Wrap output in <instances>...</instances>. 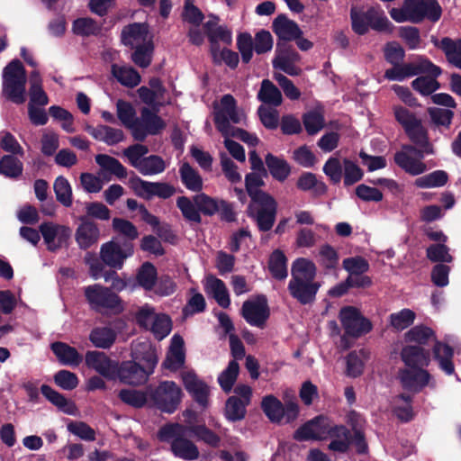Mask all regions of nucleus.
Masks as SVG:
<instances>
[{
    "instance_id": "obj_1",
    "label": "nucleus",
    "mask_w": 461,
    "mask_h": 461,
    "mask_svg": "<svg viewBox=\"0 0 461 461\" xmlns=\"http://www.w3.org/2000/svg\"><path fill=\"white\" fill-rule=\"evenodd\" d=\"M410 144H403L402 149L393 156L394 163L405 173L411 176H419L427 171V165L422 159L427 155L435 153L434 146L430 142L429 131L422 124V121L404 131Z\"/></svg>"
},
{
    "instance_id": "obj_2",
    "label": "nucleus",
    "mask_w": 461,
    "mask_h": 461,
    "mask_svg": "<svg viewBox=\"0 0 461 461\" xmlns=\"http://www.w3.org/2000/svg\"><path fill=\"white\" fill-rule=\"evenodd\" d=\"M317 268L315 264L305 258H298L291 267V279L287 289L290 295L303 305L312 304L321 283L315 281Z\"/></svg>"
},
{
    "instance_id": "obj_3",
    "label": "nucleus",
    "mask_w": 461,
    "mask_h": 461,
    "mask_svg": "<svg viewBox=\"0 0 461 461\" xmlns=\"http://www.w3.org/2000/svg\"><path fill=\"white\" fill-rule=\"evenodd\" d=\"M158 362L156 348L149 346L144 351L136 354L133 360L118 362L115 379L132 386L144 384L154 373Z\"/></svg>"
},
{
    "instance_id": "obj_4",
    "label": "nucleus",
    "mask_w": 461,
    "mask_h": 461,
    "mask_svg": "<svg viewBox=\"0 0 461 461\" xmlns=\"http://www.w3.org/2000/svg\"><path fill=\"white\" fill-rule=\"evenodd\" d=\"M405 340L407 342H414L416 346L429 345L433 340L432 355L435 361L438 362V367L446 375H451L455 373V365L453 362L454 348L442 341L437 340L434 330L424 325H417L410 329L405 333Z\"/></svg>"
},
{
    "instance_id": "obj_5",
    "label": "nucleus",
    "mask_w": 461,
    "mask_h": 461,
    "mask_svg": "<svg viewBox=\"0 0 461 461\" xmlns=\"http://www.w3.org/2000/svg\"><path fill=\"white\" fill-rule=\"evenodd\" d=\"M350 22L352 31L359 36L366 35L370 29L378 32H391L392 23L379 6L352 5L350 7Z\"/></svg>"
},
{
    "instance_id": "obj_6",
    "label": "nucleus",
    "mask_w": 461,
    "mask_h": 461,
    "mask_svg": "<svg viewBox=\"0 0 461 461\" xmlns=\"http://www.w3.org/2000/svg\"><path fill=\"white\" fill-rule=\"evenodd\" d=\"M84 295L90 309L103 315H118L124 311L121 297L110 287L94 284L84 287Z\"/></svg>"
},
{
    "instance_id": "obj_7",
    "label": "nucleus",
    "mask_w": 461,
    "mask_h": 461,
    "mask_svg": "<svg viewBox=\"0 0 461 461\" xmlns=\"http://www.w3.org/2000/svg\"><path fill=\"white\" fill-rule=\"evenodd\" d=\"M219 202L205 193H199L191 198L179 196L176 199V207L180 210L184 219L189 222L200 224L202 216H213L219 211Z\"/></svg>"
},
{
    "instance_id": "obj_8",
    "label": "nucleus",
    "mask_w": 461,
    "mask_h": 461,
    "mask_svg": "<svg viewBox=\"0 0 461 461\" xmlns=\"http://www.w3.org/2000/svg\"><path fill=\"white\" fill-rule=\"evenodd\" d=\"M187 432V426L168 424L159 429L158 437L162 441L172 439L170 449L175 456L185 461L196 460L200 455L199 449L193 441L185 438Z\"/></svg>"
},
{
    "instance_id": "obj_9",
    "label": "nucleus",
    "mask_w": 461,
    "mask_h": 461,
    "mask_svg": "<svg viewBox=\"0 0 461 461\" xmlns=\"http://www.w3.org/2000/svg\"><path fill=\"white\" fill-rule=\"evenodd\" d=\"M317 440L332 438L328 445V449L333 452L345 454L349 450L350 430L345 425L334 424L329 418L319 415L312 419Z\"/></svg>"
},
{
    "instance_id": "obj_10",
    "label": "nucleus",
    "mask_w": 461,
    "mask_h": 461,
    "mask_svg": "<svg viewBox=\"0 0 461 461\" xmlns=\"http://www.w3.org/2000/svg\"><path fill=\"white\" fill-rule=\"evenodd\" d=\"M26 70L23 63L15 59L4 68L3 95L16 104L25 102Z\"/></svg>"
},
{
    "instance_id": "obj_11",
    "label": "nucleus",
    "mask_w": 461,
    "mask_h": 461,
    "mask_svg": "<svg viewBox=\"0 0 461 461\" xmlns=\"http://www.w3.org/2000/svg\"><path fill=\"white\" fill-rule=\"evenodd\" d=\"M149 396L153 405L163 412L173 413L181 402L182 391L173 381H162L149 385Z\"/></svg>"
},
{
    "instance_id": "obj_12",
    "label": "nucleus",
    "mask_w": 461,
    "mask_h": 461,
    "mask_svg": "<svg viewBox=\"0 0 461 461\" xmlns=\"http://www.w3.org/2000/svg\"><path fill=\"white\" fill-rule=\"evenodd\" d=\"M134 254V245L130 241L122 243L114 239L102 244L100 258L113 269H122L125 260Z\"/></svg>"
},
{
    "instance_id": "obj_13",
    "label": "nucleus",
    "mask_w": 461,
    "mask_h": 461,
    "mask_svg": "<svg viewBox=\"0 0 461 461\" xmlns=\"http://www.w3.org/2000/svg\"><path fill=\"white\" fill-rule=\"evenodd\" d=\"M277 203L271 195L262 199V202L250 203L248 206V215L256 221L259 231L270 230L276 221Z\"/></svg>"
},
{
    "instance_id": "obj_14",
    "label": "nucleus",
    "mask_w": 461,
    "mask_h": 461,
    "mask_svg": "<svg viewBox=\"0 0 461 461\" xmlns=\"http://www.w3.org/2000/svg\"><path fill=\"white\" fill-rule=\"evenodd\" d=\"M339 320L346 335L359 338L371 331L372 322L354 306H344L339 311Z\"/></svg>"
},
{
    "instance_id": "obj_15",
    "label": "nucleus",
    "mask_w": 461,
    "mask_h": 461,
    "mask_svg": "<svg viewBox=\"0 0 461 461\" xmlns=\"http://www.w3.org/2000/svg\"><path fill=\"white\" fill-rule=\"evenodd\" d=\"M409 22L420 23L424 19L438 22L442 15V8L438 0H404Z\"/></svg>"
},
{
    "instance_id": "obj_16",
    "label": "nucleus",
    "mask_w": 461,
    "mask_h": 461,
    "mask_svg": "<svg viewBox=\"0 0 461 461\" xmlns=\"http://www.w3.org/2000/svg\"><path fill=\"white\" fill-rule=\"evenodd\" d=\"M241 316L251 326L263 329L270 316V309L266 295H258L256 300H247L241 307Z\"/></svg>"
},
{
    "instance_id": "obj_17",
    "label": "nucleus",
    "mask_w": 461,
    "mask_h": 461,
    "mask_svg": "<svg viewBox=\"0 0 461 461\" xmlns=\"http://www.w3.org/2000/svg\"><path fill=\"white\" fill-rule=\"evenodd\" d=\"M398 379L403 390L419 393L431 379V375L425 368L406 367L398 372Z\"/></svg>"
},
{
    "instance_id": "obj_18",
    "label": "nucleus",
    "mask_w": 461,
    "mask_h": 461,
    "mask_svg": "<svg viewBox=\"0 0 461 461\" xmlns=\"http://www.w3.org/2000/svg\"><path fill=\"white\" fill-rule=\"evenodd\" d=\"M80 223L76 229L75 240L78 248L82 250L97 245L101 232L98 224L87 216L78 218Z\"/></svg>"
},
{
    "instance_id": "obj_19",
    "label": "nucleus",
    "mask_w": 461,
    "mask_h": 461,
    "mask_svg": "<svg viewBox=\"0 0 461 461\" xmlns=\"http://www.w3.org/2000/svg\"><path fill=\"white\" fill-rule=\"evenodd\" d=\"M86 365L109 380H115V371L118 362L112 360L104 352L87 351Z\"/></svg>"
},
{
    "instance_id": "obj_20",
    "label": "nucleus",
    "mask_w": 461,
    "mask_h": 461,
    "mask_svg": "<svg viewBox=\"0 0 461 461\" xmlns=\"http://www.w3.org/2000/svg\"><path fill=\"white\" fill-rule=\"evenodd\" d=\"M183 383L193 400L202 409L207 408L209 405V386L192 373H187L183 376Z\"/></svg>"
},
{
    "instance_id": "obj_21",
    "label": "nucleus",
    "mask_w": 461,
    "mask_h": 461,
    "mask_svg": "<svg viewBox=\"0 0 461 461\" xmlns=\"http://www.w3.org/2000/svg\"><path fill=\"white\" fill-rule=\"evenodd\" d=\"M272 31L277 36V41L289 42L303 35V31L293 20L285 14H278L272 23Z\"/></svg>"
},
{
    "instance_id": "obj_22",
    "label": "nucleus",
    "mask_w": 461,
    "mask_h": 461,
    "mask_svg": "<svg viewBox=\"0 0 461 461\" xmlns=\"http://www.w3.org/2000/svg\"><path fill=\"white\" fill-rule=\"evenodd\" d=\"M402 361L407 367L425 368L430 364V351L424 347L406 345L400 353Z\"/></svg>"
},
{
    "instance_id": "obj_23",
    "label": "nucleus",
    "mask_w": 461,
    "mask_h": 461,
    "mask_svg": "<svg viewBox=\"0 0 461 461\" xmlns=\"http://www.w3.org/2000/svg\"><path fill=\"white\" fill-rule=\"evenodd\" d=\"M149 25L146 23H132L124 26L121 32L122 44L133 49L138 44L148 42Z\"/></svg>"
},
{
    "instance_id": "obj_24",
    "label": "nucleus",
    "mask_w": 461,
    "mask_h": 461,
    "mask_svg": "<svg viewBox=\"0 0 461 461\" xmlns=\"http://www.w3.org/2000/svg\"><path fill=\"white\" fill-rule=\"evenodd\" d=\"M442 74L440 67L431 69L423 76H420L411 81L412 89L423 96L432 95V94L441 87L438 77Z\"/></svg>"
},
{
    "instance_id": "obj_25",
    "label": "nucleus",
    "mask_w": 461,
    "mask_h": 461,
    "mask_svg": "<svg viewBox=\"0 0 461 461\" xmlns=\"http://www.w3.org/2000/svg\"><path fill=\"white\" fill-rule=\"evenodd\" d=\"M295 186L299 191L311 193L314 198L323 196L328 192V185L322 180L318 179L316 174L310 171L301 173Z\"/></svg>"
},
{
    "instance_id": "obj_26",
    "label": "nucleus",
    "mask_w": 461,
    "mask_h": 461,
    "mask_svg": "<svg viewBox=\"0 0 461 461\" xmlns=\"http://www.w3.org/2000/svg\"><path fill=\"white\" fill-rule=\"evenodd\" d=\"M50 348L59 363L64 366H77L82 362L83 357L77 348L65 342H53Z\"/></svg>"
},
{
    "instance_id": "obj_27",
    "label": "nucleus",
    "mask_w": 461,
    "mask_h": 461,
    "mask_svg": "<svg viewBox=\"0 0 461 461\" xmlns=\"http://www.w3.org/2000/svg\"><path fill=\"white\" fill-rule=\"evenodd\" d=\"M265 164L271 176L280 182H285L291 174V166L283 158L277 157L272 153L265 156Z\"/></svg>"
},
{
    "instance_id": "obj_28",
    "label": "nucleus",
    "mask_w": 461,
    "mask_h": 461,
    "mask_svg": "<svg viewBox=\"0 0 461 461\" xmlns=\"http://www.w3.org/2000/svg\"><path fill=\"white\" fill-rule=\"evenodd\" d=\"M204 290L207 294H212L218 304L226 309L230 304V295L224 282L212 275L206 277Z\"/></svg>"
},
{
    "instance_id": "obj_29",
    "label": "nucleus",
    "mask_w": 461,
    "mask_h": 461,
    "mask_svg": "<svg viewBox=\"0 0 461 461\" xmlns=\"http://www.w3.org/2000/svg\"><path fill=\"white\" fill-rule=\"evenodd\" d=\"M41 392L43 396L61 411L68 415H74L77 406L73 402L68 401L62 393L54 390L48 384H42Z\"/></svg>"
},
{
    "instance_id": "obj_30",
    "label": "nucleus",
    "mask_w": 461,
    "mask_h": 461,
    "mask_svg": "<svg viewBox=\"0 0 461 461\" xmlns=\"http://www.w3.org/2000/svg\"><path fill=\"white\" fill-rule=\"evenodd\" d=\"M268 271L271 276L277 280L283 281L288 276L287 258L280 249H275L268 258Z\"/></svg>"
},
{
    "instance_id": "obj_31",
    "label": "nucleus",
    "mask_w": 461,
    "mask_h": 461,
    "mask_svg": "<svg viewBox=\"0 0 461 461\" xmlns=\"http://www.w3.org/2000/svg\"><path fill=\"white\" fill-rule=\"evenodd\" d=\"M179 175L182 184L192 192H201L203 186V178L188 162H185L179 168Z\"/></svg>"
},
{
    "instance_id": "obj_32",
    "label": "nucleus",
    "mask_w": 461,
    "mask_h": 461,
    "mask_svg": "<svg viewBox=\"0 0 461 461\" xmlns=\"http://www.w3.org/2000/svg\"><path fill=\"white\" fill-rule=\"evenodd\" d=\"M260 173H249L245 176V186L249 196L251 199V203L262 202V199L271 196L267 192L260 189L264 185Z\"/></svg>"
},
{
    "instance_id": "obj_33",
    "label": "nucleus",
    "mask_w": 461,
    "mask_h": 461,
    "mask_svg": "<svg viewBox=\"0 0 461 461\" xmlns=\"http://www.w3.org/2000/svg\"><path fill=\"white\" fill-rule=\"evenodd\" d=\"M159 111L147 107L140 110V122L144 125L149 135H157L167 126L165 121L158 115Z\"/></svg>"
},
{
    "instance_id": "obj_34",
    "label": "nucleus",
    "mask_w": 461,
    "mask_h": 461,
    "mask_svg": "<svg viewBox=\"0 0 461 461\" xmlns=\"http://www.w3.org/2000/svg\"><path fill=\"white\" fill-rule=\"evenodd\" d=\"M116 339L115 331L109 327H95L89 334L91 343L99 348H110Z\"/></svg>"
},
{
    "instance_id": "obj_35",
    "label": "nucleus",
    "mask_w": 461,
    "mask_h": 461,
    "mask_svg": "<svg viewBox=\"0 0 461 461\" xmlns=\"http://www.w3.org/2000/svg\"><path fill=\"white\" fill-rule=\"evenodd\" d=\"M132 50H134L131 55L132 62L141 68L149 67L154 53L153 41L149 39L148 42L138 44Z\"/></svg>"
},
{
    "instance_id": "obj_36",
    "label": "nucleus",
    "mask_w": 461,
    "mask_h": 461,
    "mask_svg": "<svg viewBox=\"0 0 461 461\" xmlns=\"http://www.w3.org/2000/svg\"><path fill=\"white\" fill-rule=\"evenodd\" d=\"M261 409L272 422L280 423L284 419V404L272 394L263 397Z\"/></svg>"
},
{
    "instance_id": "obj_37",
    "label": "nucleus",
    "mask_w": 461,
    "mask_h": 461,
    "mask_svg": "<svg viewBox=\"0 0 461 461\" xmlns=\"http://www.w3.org/2000/svg\"><path fill=\"white\" fill-rule=\"evenodd\" d=\"M258 99L264 104L274 106H279L283 101L281 91L269 79H264L261 82V86L258 93Z\"/></svg>"
},
{
    "instance_id": "obj_38",
    "label": "nucleus",
    "mask_w": 461,
    "mask_h": 461,
    "mask_svg": "<svg viewBox=\"0 0 461 461\" xmlns=\"http://www.w3.org/2000/svg\"><path fill=\"white\" fill-rule=\"evenodd\" d=\"M112 74L119 83L127 87H135L141 80L139 72L131 67H120L113 64Z\"/></svg>"
},
{
    "instance_id": "obj_39",
    "label": "nucleus",
    "mask_w": 461,
    "mask_h": 461,
    "mask_svg": "<svg viewBox=\"0 0 461 461\" xmlns=\"http://www.w3.org/2000/svg\"><path fill=\"white\" fill-rule=\"evenodd\" d=\"M431 41L444 51L447 60L453 65L461 58V39L455 41L449 37H444L438 41V39L432 37Z\"/></svg>"
},
{
    "instance_id": "obj_40",
    "label": "nucleus",
    "mask_w": 461,
    "mask_h": 461,
    "mask_svg": "<svg viewBox=\"0 0 461 461\" xmlns=\"http://www.w3.org/2000/svg\"><path fill=\"white\" fill-rule=\"evenodd\" d=\"M300 54L288 42H276V57L272 61L273 67H276V65L285 63H296L300 60Z\"/></svg>"
},
{
    "instance_id": "obj_41",
    "label": "nucleus",
    "mask_w": 461,
    "mask_h": 461,
    "mask_svg": "<svg viewBox=\"0 0 461 461\" xmlns=\"http://www.w3.org/2000/svg\"><path fill=\"white\" fill-rule=\"evenodd\" d=\"M158 272L150 262H144L138 270L136 280L140 286L146 291H151L157 282Z\"/></svg>"
},
{
    "instance_id": "obj_42",
    "label": "nucleus",
    "mask_w": 461,
    "mask_h": 461,
    "mask_svg": "<svg viewBox=\"0 0 461 461\" xmlns=\"http://www.w3.org/2000/svg\"><path fill=\"white\" fill-rule=\"evenodd\" d=\"M448 181V174L444 170H435L415 179L414 185L418 188H434L444 186Z\"/></svg>"
},
{
    "instance_id": "obj_43",
    "label": "nucleus",
    "mask_w": 461,
    "mask_h": 461,
    "mask_svg": "<svg viewBox=\"0 0 461 461\" xmlns=\"http://www.w3.org/2000/svg\"><path fill=\"white\" fill-rule=\"evenodd\" d=\"M247 403L234 395L228 398L225 403V417L230 421H238L245 418Z\"/></svg>"
},
{
    "instance_id": "obj_44",
    "label": "nucleus",
    "mask_w": 461,
    "mask_h": 461,
    "mask_svg": "<svg viewBox=\"0 0 461 461\" xmlns=\"http://www.w3.org/2000/svg\"><path fill=\"white\" fill-rule=\"evenodd\" d=\"M30 104L45 106L49 103V97L41 86V79L39 72L32 71L31 76Z\"/></svg>"
},
{
    "instance_id": "obj_45",
    "label": "nucleus",
    "mask_w": 461,
    "mask_h": 461,
    "mask_svg": "<svg viewBox=\"0 0 461 461\" xmlns=\"http://www.w3.org/2000/svg\"><path fill=\"white\" fill-rule=\"evenodd\" d=\"M95 162L104 170L116 176L118 178L127 176L126 167L115 158L106 154H98L95 156Z\"/></svg>"
},
{
    "instance_id": "obj_46",
    "label": "nucleus",
    "mask_w": 461,
    "mask_h": 461,
    "mask_svg": "<svg viewBox=\"0 0 461 461\" xmlns=\"http://www.w3.org/2000/svg\"><path fill=\"white\" fill-rule=\"evenodd\" d=\"M166 169L165 160L158 155H149L142 158L138 171L143 176H153L164 172Z\"/></svg>"
},
{
    "instance_id": "obj_47",
    "label": "nucleus",
    "mask_w": 461,
    "mask_h": 461,
    "mask_svg": "<svg viewBox=\"0 0 461 461\" xmlns=\"http://www.w3.org/2000/svg\"><path fill=\"white\" fill-rule=\"evenodd\" d=\"M240 365L236 360H230L227 367L218 376V383L225 393H230L237 380Z\"/></svg>"
},
{
    "instance_id": "obj_48",
    "label": "nucleus",
    "mask_w": 461,
    "mask_h": 461,
    "mask_svg": "<svg viewBox=\"0 0 461 461\" xmlns=\"http://www.w3.org/2000/svg\"><path fill=\"white\" fill-rule=\"evenodd\" d=\"M148 393L136 389H122L119 391L118 398L125 404L140 409L146 405Z\"/></svg>"
},
{
    "instance_id": "obj_49",
    "label": "nucleus",
    "mask_w": 461,
    "mask_h": 461,
    "mask_svg": "<svg viewBox=\"0 0 461 461\" xmlns=\"http://www.w3.org/2000/svg\"><path fill=\"white\" fill-rule=\"evenodd\" d=\"M72 31L76 35L88 37L98 35L101 27L95 20L90 17L77 18L73 22Z\"/></svg>"
},
{
    "instance_id": "obj_50",
    "label": "nucleus",
    "mask_w": 461,
    "mask_h": 461,
    "mask_svg": "<svg viewBox=\"0 0 461 461\" xmlns=\"http://www.w3.org/2000/svg\"><path fill=\"white\" fill-rule=\"evenodd\" d=\"M188 432L193 434L198 440H201L212 447H217L220 445L221 438L212 429L203 425L187 426Z\"/></svg>"
},
{
    "instance_id": "obj_51",
    "label": "nucleus",
    "mask_w": 461,
    "mask_h": 461,
    "mask_svg": "<svg viewBox=\"0 0 461 461\" xmlns=\"http://www.w3.org/2000/svg\"><path fill=\"white\" fill-rule=\"evenodd\" d=\"M53 189L57 201L65 207L72 205V188L66 177L63 176H58L54 181Z\"/></svg>"
},
{
    "instance_id": "obj_52",
    "label": "nucleus",
    "mask_w": 461,
    "mask_h": 461,
    "mask_svg": "<svg viewBox=\"0 0 461 461\" xmlns=\"http://www.w3.org/2000/svg\"><path fill=\"white\" fill-rule=\"evenodd\" d=\"M23 173V163L13 155H5L0 159V174L9 178H16Z\"/></svg>"
},
{
    "instance_id": "obj_53",
    "label": "nucleus",
    "mask_w": 461,
    "mask_h": 461,
    "mask_svg": "<svg viewBox=\"0 0 461 461\" xmlns=\"http://www.w3.org/2000/svg\"><path fill=\"white\" fill-rule=\"evenodd\" d=\"M404 66L408 77L423 76L429 72V70L436 69L437 67V65L424 56H418L415 60L404 63Z\"/></svg>"
},
{
    "instance_id": "obj_54",
    "label": "nucleus",
    "mask_w": 461,
    "mask_h": 461,
    "mask_svg": "<svg viewBox=\"0 0 461 461\" xmlns=\"http://www.w3.org/2000/svg\"><path fill=\"white\" fill-rule=\"evenodd\" d=\"M393 111L395 121L402 127L404 131L421 122V119L404 106L394 105Z\"/></svg>"
},
{
    "instance_id": "obj_55",
    "label": "nucleus",
    "mask_w": 461,
    "mask_h": 461,
    "mask_svg": "<svg viewBox=\"0 0 461 461\" xmlns=\"http://www.w3.org/2000/svg\"><path fill=\"white\" fill-rule=\"evenodd\" d=\"M113 229L114 231L122 234L126 238L124 241H130L138 239L139 231L137 227L129 220L115 217L113 219Z\"/></svg>"
},
{
    "instance_id": "obj_56",
    "label": "nucleus",
    "mask_w": 461,
    "mask_h": 461,
    "mask_svg": "<svg viewBox=\"0 0 461 461\" xmlns=\"http://www.w3.org/2000/svg\"><path fill=\"white\" fill-rule=\"evenodd\" d=\"M363 176L364 172L357 164L348 158L343 159V183L345 186L353 185L360 181Z\"/></svg>"
},
{
    "instance_id": "obj_57",
    "label": "nucleus",
    "mask_w": 461,
    "mask_h": 461,
    "mask_svg": "<svg viewBox=\"0 0 461 461\" xmlns=\"http://www.w3.org/2000/svg\"><path fill=\"white\" fill-rule=\"evenodd\" d=\"M172 330V321L167 314H158L155 316L151 326V331L158 340L165 339Z\"/></svg>"
},
{
    "instance_id": "obj_58",
    "label": "nucleus",
    "mask_w": 461,
    "mask_h": 461,
    "mask_svg": "<svg viewBox=\"0 0 461 461\" xmlns=\"http://www.w3.org/2000/svg\"><path fill=\"white\" fill-rule=\"evenodd\" d=\"M237 49L241 55L242 62L249 63L254 50V41L250 33L244 32L237 36Z\"/></svg>"
},
{
    "instance_id": "obj_59",
    "label": "nucleus",
    "mask_w": 461,
    "mask_h": 461,
    "mask_svg": "<svg viewBox=\"0 0 461 461\" xmlns=\"http://www.w3.org/2000/svg\"><path fill=\"white\" fill-rule=\"evenodd\" d=\"M427 112L433 124L437 127L442 126L449 129L455 115L453 111L438 107H429Z\"/></svg>"
},
{
    "instance_id": "obj_60",
    "label": "nucleus",
    "mask_w": 461,
    "mask_h": 461,
    "mask_svg": "<svg viewBox=\"0 0 461 461\" xmlns=\"http://www.w3.org/2000/svg\"><path fill=\"white\" fill-rule=\"evenodd\" d=\"M415 317L416 315L413 311L402 309L390 315V323L397 330H403L414 322Z\"/></svg>"
},
{
    "instance_id": "obj_61",
    "label": "nucleus",
    "mask_w": 461,
    "mask_h": 461,
    "mask_svg": "<svg viewBox=\"0 0 461 461\" xmlns=\"http://www.w3.org/2000/svg\"><path fill=\"white\" fill-rule=\"evenodd\" d=\"M323 173L333 185L340 183L343 176V164L336 157H330L322 167Z\"/></svg>"
},
{
    "instance_id": "obj_62",
    "label": "nucleus",
    "mask_w": 461,
    "mask_h": 461,
    "mask_svg": "<svg viewBox=\"0 0 461 461\" xmlns=\"http://www.w3.org/2000/svg\"><path fill=\"white\" fill-rule=\"evenodd\" d=\"M129 185L137 196L146 200L151 199L153 182L145 181L132 172V176L129 179Z\"/></svg>"
},
{
    "instance_id": "obj_63",
    "label": "nucleus",
    "mask_w": 461,
    "mask_h": 461,
    "mask_svg": "<svg viewBox=\"0 0 461 461\" xmlns=\"http://www.w3.org/2000/svg\"><path fill=\"white\" fill-rule=\"evenodd\" d=\"M342 266L348 275L365 274L369 270L368 261L360 256L345 258Z\"/></svg>"
},
{
    "instance_id": "obj_64",
    "label": "nucleus",
    "mask_w": 461,
    "mask_h": 461,
    "mask_svg": "<svg viewBox=\"0 0 461 461\" xmlns=\"http://www.w3.org/2000/svg\"><path fill=\"white\" fill-rule=\"evenodd\" d=\"M54 383L63 390H73L79 383L77 375L68 370H59L54 375Z\"/></svg>"
}]
</instances>
